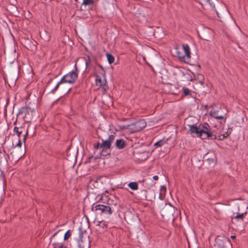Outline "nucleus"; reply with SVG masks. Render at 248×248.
I'll list each match as a JSON object with an SVG mask.
<instances>
[{
  "mask_svg": "<svg viewBox=\"0 0 248 248\" xmlns=\"http://www.w3.org/2000/svg\"><path fill=\"white\" fill-rule=\"evenodd\" d=\"M191 134H195L198 137L202 139H216V136L212 134L210 126L207 124H200L198 126L194 124L188 125Z\"/></svg>",
  "mask_w": 248,
  "mask_h": 248,
  "instance_id": "nucleus-1",
  "label": "nucleus"
},
{
  "mask_svg": "<svg viewBox=\"0 0 248 248\" xmlns=\"http://www.w3.org/2000/svg\"><path fill=\"white\" fill-rule=\"evenodd\" d=\"M115 138L114 135H111L108 137L107 140H102L101 143H97L94 145V147L96 149L100 150V153L102 156H106L109 155L111 152V144L114 140Z\"/></svg>",
  "mask_w": 248,
  "mask_h": 248,
  "instance_id": "nucleus-2",
  "label": "nucleus"
},
{
  "mask_svg": "<svg viewBox=\"0 0 248 248\" xmlns=\"http://www.w3.org/2000/svg\"><path fill=\"white\" fill-rule=\"evenodd\" d=\"M78 78V74L72 71L64 76L61 80L57 83L55 88L52 90L53 93H55L59 86L64 83H73Z\"/></svg>",
  "mask_w": 248,
  "mask_h": 248,
  "instance_id": "nucleus-3",
  "label": "nucleus"
},
{
  "mask_svg": "<svg viewBox=\"0 0 248 248\" xmlns=\"http://www.w3.org/2000/svg\"><path fill=\"white\" fill-rule=\"evenodd\" d=\"M247 209L248 207L245 203L238 204L233 211V215L236 214V216L232 217V218H235L237 220H243L247 214Z\"/></svg>",
  "mask_w": 248,
  "mask_h": 248,
  "instance_id": "nucleus-4",
  "label": "nucleus"
},
{
  "mask_svg": "<svg viewBox=\"0 0 248 248\" xmlns=\"http://www.w3.org/2000/svg\"><path fill=\"white\" fill-rule=\"evenodd\" d=\"M78 248H89L90 241L89 237L86 231L84 232H82L79 233V239L78 241Z\"/></svg>",
  "mask_w": 248,
  "mask_h": 248,
  "instance_id": "nucleus-5",
  "label": "nucleus"
},
{
  "mask_svg": "<svg viewBox=\"0 0 248 248\" xmlns=\"http://www.w3.org/2000/svg\"><path fill=\"white\" fill-rule=\"evenodd\" d=\"M94 208L95 211H99L100 214L110 215L112 213L111 208L108 205L97 204L93 205L92 210Z\"/></svg>",
  "mask_w": 248,
  "mask_h": 248,
  "instance_id": "nucleus-6",
  "label": "nucleus"
},
{
  "mask_svg": "<svg viewBox=\"0 0 248 248\" xmlns=\"http://www.w3.org/2000/svg\"><path fill=\"white\" fill-rule=\"evenodd\" d=\"M146 125V123L143 119H140L135 123L130 124V130L132 132H137L141 130Z\"/></svg>",
  "mask_w": 248,
  "mask_h": 248,
  "instance_id": "nucleus-7",
  "label": "nucleus"
},
{
  "mask_svg": "<svg viewBox=\"0 0 248 248\" xmlns=\"http://www.w3.org/2000/svg\"><path fill=\"white\" fill-rule=\"evenodd\" d=\"M215 248H232L229 241L222 239L219 237L215 240Z\"/></svg>",
  "mask_w": 248,
  "mask_h": 248,
  "instance_id": "nucleus-8",
  "label": "nucleus"
},
{
  "mask_svg": "<svg viewBox=\"0 0 248 248\" xmlns=\"http://www.w3.org/2000/svg\"><path fill=\"white\" fill-rule=\"evenodd\" d=\"M183 50L185 52V55H181L180 52H178L177 54L180 60L184 62L188 61L190 58V48L188 45L186 44L183 45Z\"/></svg>",
  "mask_w": 248,
  "mask_h": 248,
  "instance_id": "nucleus-9",
  "label": "nucleus"
},
{
  "mask_svg": "<svg viewBox=\"0 0 248 248\" xmlns=\"http://www.w3.org/2000/svg\"><path fill=\"white\" fill-rule=\"evenodd\" d=\"M95 81L97 86L102 88L103 92L104 93H105L108 89V86L107 85L106 80L105 79L104 81H102L99 76L96 75Z\"/></svg>",
  "mask_w": 248,
  "mask_h": 248,
  "instance_id": "nucleus-10",
  "label": "nucleus"
},
{
  "mask_svg": "<svg viewBox=\"0 0 248 248\" xmlns=\"http://www.w3.org/2000/svg\"><path fill=\"white\" fill-rule=\"evenodd\" d=\"M94 2V0H83V2L80 8L78 11V12H81L82 11H84V8L87 6L89 7L92 6L93 5Z\"/></svg>",
  "mask_w": 248,
  "mask_h": 248,
  "instance_id": "nucleus-11",
  "label": "nucleus"
},
{
  "mask_svg": "<svg viewBox=\"0 0 248 248\" xmlns=\"http://www.w3.org/2000/svg\"><path fill=\"white\" fill-rule=\"evenodd\" d=\"M125 141L122 139L117 140L115 142L116 147L119 149H123L126 146Z\"/></svg>",
  "mask_w": 248,
  "mask_h": 248,
  "instance_id": "nucleus-12",
  "label": "nucleus"
},
{
  "mask_svg": "<svg viewBox=\"0 0 248 248\" xmlns=\"http://www.w3.org/2000/svg\"><path fill=\"white\" fill-rule=\"evenodd\" d=\"M218 110H211L209 113V115L215 119L218 120H222L224 119V117L223 116L218 115Z\"/></svg>",
  "mask_w": 248,
  "mask_h": 248,
  "instance_id": "nucleus-13",
  "label": "nucleus"
},
{
  "mask_svg": "<svg viewBox=\"0 0 248 248\" xmlns=\"http://www.w3.org/2000/svg\"><path fill=\"white\" fill-rule=\"evenodd\" d=\"M85 64L86 66V69L89 70L92 67L91 59L89 56H88L87 59L85 60Z\"/></svg>",
  "mask_w": 248,
  "mask_h": 248,
  "instance_id": "nucleus-14",
  "label": "nucleus"
},
{
  "mask_svg": "<svg viewBox=\"0 0 248 248\" xmlns=\"http://www.w3.org/2000/svg\"><path fill=\"white\" fill-rule=\"evenodd\" d=\"M23 128L22 127H17L16 126L14 128V132L17 134L18 138H19L20 135L23 132Z\"/></svg>",
  "mask_w": 248,
  "mask_h": 248,
  "instance_id": "nucleus-15",
  "label": "nucleus"
},
{
  "mask_svg": "<svg viewBox=\"0 0 248 248\" xmlns=\"http://www.w3.org/2000/svg\"><path fill=\"white\" fill-rule=\"evenodd\" d=\"M128 186L132 190H135L138 189V185L137 182H130Z\"/></svg>",
  "mask_w": 248,
  "mask_h": 248,
  "instance_id": "nucleus-16",
  "label": "nucleus"
},
{
  "mask_svg": "<svg viewBox=\"0 0 248 248\" xmlns=\"http://www.w3.org/2000/svg\"><path fill=\"white\" fill-rule=\"evenodd\" d=\"M52 245L54 247L53 248H67L64 245L59 243L57 242H54L52 243Z\"/></svg>",
  "mask_w": 248,
  "mask_h": 248,
  "instance_id": "nucleus-17",
  "label": "nucleus"
},
{
  "mask_svg": "<svg viewBox=\"0 0 248 248\" xmlns=\"http://www.w3.org/2000/svg\"><path fill=\"white\" fill-rule=\"evenodd\" d=\"M167 141V140L165 139H162L160 140L159 141H158L157 142H155L154 144V145L155 147H161L162 145H163L164 144L166 143Z\"/></svg>",
  "mask_w": 248,
  "mask_h": 248,
  "instance_id": "nucleus-18",
  "label": "nucleus"
},
{
  "mask_svg": "<svg viewBox=\"0 0 248 248\" xmlns=\"http://www.w3.org/2000/svg\"><path fill=\"white\" fill-rule=\"evenodd\" d=\"M108 62L109 64L112 63L114 61V57L109 53H107L106 54Z\"/></svg>",
  "mask_w": 248,
  "mask_h": 248,
  "instance_id": "nucleus-19",
  "label": "nucleus"
},
{
  "mask_svg": "<svg viewBox=\"0 0 248 248\" xmlns=\"http://www.w3.org/2000/svg\"><path fill=\"white\" fill-rule=\"evenodd\" d=\"M183 93L185 95H191V91L187 88H183Z\"/></svg>",
  "mask_w": 248,
  "mask_h": 248,
  "instance_id": "nucleus-20",
  "label": "nucleus"
},
{
  "mask_svg": "<svg viewBox=\"0 0 248 248\" xmlns=\"http://www.w3.org/2000/svg\"><path fill=\"white\" fill-rule=\"evenodd\" d=\"M71 236V232L70 230L67 231L64 236V240H67Z\"/></svg>",
  "mask_w": 248,
  "mask_h": 248,
  "instance_id": "nucleus-21",
  "label": "nucleus"
},
{
  "mask_svg": "<svg viewBox=\"0 0 248 248\" xmlns=\"http://www.w3.org/2000/svg\"><path fill=\"white\" fill-rule=\"evenodd\" d=\"M198 1L200 4H206L209 3L210 4V0H196Z\"/></svg>",
  "mask_w": 248,
  "mask_h": 248,
  "instance_id": "nucleus-22",
  "label": "nucleus"
},
{
  "mask_svg": "<svg viewBox=\"0 0 248 248\" xmlns=\"http://www.w3.org/2000/svg\"><path fill=\"white\" fill-rule=\"evenodd\" d=\"M121 129L122 130L124 129H130V125L121 126Z\"/></svg>",
  "mask_w": 248,
  "mask_h": 248,
  "instance_id": "nucleus-23",
  "label": "nucleus"
},
{
  "mask_svg": "<svg viewBox=\"0 0 248 248\" xmlns=\"http://www.w3.org/2000/svg\"><path fill=\"white\" fill-rule=\"evenodd\" d=\"M228 136V134H227L226 136H225V135H221V136H219V138L220 140H222V139H224L225 138H226Z\"/></svg>",
  "mask_w": 248,
  "mask_h": 248,
  "instance_id": "nucleus-24",
  "label": "nucleus"
},
{
  "mask_svg": "<svg viewBox=\"0 0 248 248\" xmlns=\"http://www.w3.org/2000/svg\"><path fill=\"white\" fill-rule=\"evenodd\" d=\"M28 135V130L26 131V134L24 136V139H23V141L25 142L27 136Z\"/></svg>",
  "mask_w": 248,
  "mask_h": 248,
  "instance_id": "nucleus-25",
  "label": "nucleus"
},
{
  "mask_svg": "<svg viewBox=\"0 0 248 248\" xmlns=\"http://www.w3.org/2000/svg\"><path fill=\"white\" fill-rule=\"evenodd\" d=\"M99 67L102 69V74L105 76V72L104 70V69H103V67L101 65H99Z\"/></svg>",
  "mask_w": 248,
  "mask_h": 248,
  "instance_id": "nucleus-26",
  "label": "nucleus"
},
{
  "mask_svg": "<svg viewBox=\"0 0 248 248\" xmlns=\"http://www.w3.org/2000/svg\"><path fill=\"white\" fill-rule=\"evenodd\" d=\"M21 144H22L21 142L20 141V140H19V141L17 143V144H16V146L20 147L21 146Z\"/></svg>",
  "mask_w": 248,
  "mask_h": 248,
  "instance_id": "nucleus-27",
  "label": "nucleus"
},
{
  "mask_svg": "<svg viewBox=\"0 0 248 248\" xmlns=\"http://www.w3.org/2000/svg\"><path fill=\"white\" fill-rule=\"evenodd\" d=\"M153 179H154L156 181V180H157L158 179V176H157V175H155V176L153 177Z\"/></svg>",
  "mask_w": 248,
  "mask_h": 248,
  "instance_id": "nucleus-28",
  "label": "nucleus"
},
{
  "mask_svg": "<svg viewBox=\"0 0 248 248\" xmlns=\"http://www.w3.org/2000/svg\"><path fill=\"white\" fill-rule=\"evenodd\" d=\"M71 89L69 88H66L65 91L67 93H69Z\"/></svg>",
  "mask_w": 248,
  "mask_h": 248,
  "instance_id": "nucleus-29",
  "label": "nucleus"
},
{
  "mask_svg": "<svg viewBox=\"0 0 248 248\" xmlns=\"http://www.w3.org/2000/svg\"><path fill=\"white\" fill-rule=\"evenodd\" d=\"M100 224L99 225L101 226L102 227H104V226H105V224L104 223H102L101 222H100Z\"/></svg>",
  "mask_w": 248,
  "mask_h": 248,
  "instance_id": "nucleus-30",
  "label": "nucleus"
},
{
  "mask_svg": "<svg viewBox=\"0 0 248 248\" xmlns=\"http://www.w3.org/2000/svg\"><path fill=\"white\" fill-rule=\"evenodd\" d=\"M231 238L232 239H235L236 238V236H234V235H232L231 236Z\"/></svg>",
  "mask_w": 248,
  "mask_h": 248,
  "instance_id": "nucleus-31",
  "label": "nucleus"
},
{
  "mask_svg": "<svg viewBox=\"0 0 248 248\" xmlns=\"http://www.w3.org/2000/svg\"><path fill=\"white\" fill-rule=\"evenodd\" d=\"M57 233H58V232H56V233H55L54 234V235H53L52 237H53V238H54L56 236V235H57Z\"/></svg>",
  "mask_w": 248,
  "mask_h": 248,
  "instance_id": "nucleus-32",
  "label": "nucleus"
},
{
  "mask_svg": "<svg viewBox=\"0 0 248 248\" xmlns=\"http://www.w3.org/2000/svg\"><path fill=\"white\" fill-rule=\"evenodd\" d=\"M93 156H91V157H89V160H90V159H93ZM89 161H90V160H89Z\"/></svg>",
  "mask_w": 248,
  "mask_h": 248,
  "instance_id": "nucleus-33",
  "label": "nucleus"
},
{
  "mask_svg": "<svg viewBox=\"0 0 248 248\" xmlns=\"http://www.w3.org/2000/svg\"><path fill=\"white\" fill-rule=\"evenodd\" d=\"M2 175V171H1V170H0V176Z\"/></svg>",
  "mask_w": 248,
  "mask_h": 248,
  "instance_id": "nucleus-34",
  "label": "nucleus"
},
{
  "mask_svg": "<svg viewBox=\"0 0 248 248\" xmlns=\"http://www.w3.org/2000/svg\"><path fill=\"white\" fill-rule=\"evenodd\" d=\"M142 192H144V193H146V191L145 190H143Z\"/></svg>",
  "mask_w": 248,
  "mask_h": 248,
  "instance_id": "nucleus-35",
  "label": "nucleus"
},
{
  "mask_svg": "<svg viewBox=\"0 0 248 248\" xmlns=\"http://www.w3.org/2000/svg\"><path fill=\"white\" fill-rule=\"evenodd\" d=\"M75 67H76V70H77V64H75Z\"/></svg>",
  "mask_w": 248,
  "mask_h": 248,
  "instance_id": "nucleus-36",
  "label": "nucleus"
},
{
  "mask_svg": "<svg viewBox=\"0 0 248 248\" xmlns=\"http://www.w3.org/2000/svg\"><path fill=\"white\" fill-rule=\"evenodd\" d=\"M165 188V187H164L163 186H162L161 188Z\"/></svg>",
  "mask_w": 248,
  "mask_h": 248,
  "instance_id": "nucleus-37",
  "label": "nucleus"
}]
</instances>
